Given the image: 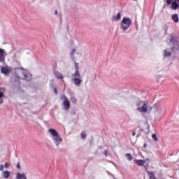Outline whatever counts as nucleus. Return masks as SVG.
Instances as JSON below:
<instances>
[{"mask_svg":"<svg viewBox=\"0 0 179 179\" xmlns=\"http://www.w3.org/2000/svg\"><path fill=\"white\" fill-rule=\"evenodd\" d=\"M171 45L172 50L176 51V50H179V42L176 38H172L171 39Z\"/></svg>","mask_w":179,"mask_h":179,"instance_id":"obj_8","label":"nucleus"},{"mask_svg":"<svg viewBox=\"0 0 179 179\" xmlns=\"http://www.w3.org/2000/svg\"><path fill=\"white\" fill-rule=\"evenodd\" d=\"M80 136H81V138H83V139H86V132H85V131H83L82 133H81V134H80Z\"/></svg>","mask_w":179,"mask_h":179,"instance_id":"obj_24","label":"nucleus"},{"mask_svg":"<svg viewBox=\"0 0 179 179\" xmlns=\"http://www.w3.org/2000/svg\"><path fill=\"white\" fill-rule=\"evenodd\" d=\"M166 3L168 5H171V3H173V0H166Z\"/></svg>","mask_w":179,"mask_h":179,"instance_id":"obj_27","label":"nucleus"},{"mask_svg":"<svg viewBox=\"0 0 179 179\" xmlns=\"http://www.w3.org/2000/svg\"><path fill=\"white\" fill-rule=\"evenodd\" d=\"M134 163L136 164L137 166H143V164L146 163V161L143 159H134Z\"/></svg>","mask_w":179,"mask_h":179,"instance_id":"obj_16","label":"nucleus"},{"mask_svg":"<svg viewBox=\"0 0 179 179\" xmlns=\"http://www.w3.org/2000/svg\"><path fill=\"white\" fill-rule=\"evenodd\" d=\"M75 54L77 55H79L80 57L82 56V49L79 48H76L74 49H72L70 52V56L71 59H75Z\"/></svg>","mask_w":179,"mask_h":179,"instance_id":"obj_6","label":"nucleus"},{"mask_svg":"<svg viewBox=\"0 0 179 179\" xmlns=\"http://www.w3.org/2000/svg\"><path fill=\"white\" fill-rule=\"evenodd\" d=\"M54 93H55V94H57L58 93V92L57 91V88L54 89Z\"/></svg>","mask_w":179,"mask_h":179,"instance_id":"obj_30","label":"nucleus"},{"mask_svg":"<svg viewBox=\"0 0 179 179\" xmlns=\"http://www.w3.org/2000/svg\"><path fill=\"white\" fill-rule=\"evenodd\" d=\"M20 73H22V79H25L26 80H31V74L27 72V70L23 69L22 67L18 69Z\"/></svg>","mask_w":179,"mask_h":179,"instance_id":"obj_5","label":"nucleus"},{"mask_svg":"<svg viewBox=\"0 0 179 179\" xmlns=\"http://www.w3.org/2000/svg\"><path fill=\"white\" fill-rule=\"evenodd\" d=\"M1 176L3 178L8 179L10 177V171L6 170L1 172Z\"/></svg>","mask_w":179,"mask_h":179,"instance_id":"obj_15","label":"nucleus"},{"mask_svg":"<svg viewBox=\"0 0 179 179\" xmlns=\"http://www.w3.org/2000/svg\"><path fill=\"white\" fill-rule=\"evenodd\" d=\"M144 148H146V144H144Z\"/></svg>","mask_w":179,"mask_h":179,"instance_id":"obj_34","label":"nucleus"},{"mask_svg":"<svg viewBox=\"0 0 179 179\" xmlns=\"http://www.w3.org/2000/svg\"><path fill=\"white\" fill-rule=\"evenodd\" d=\"M108 152H107V150H105V151H104V155H105V156H108Z\"/></svg>","mask_w":179,"mask_h":179,"instance_id":"obj_32","label":"nucleus"},{"mask_svg":"<svg viewBox=\"0 0 179 179\" xmlns=\"http://www.w3.org/2000/svg\"><path fill=\"white\" fill-rule=\"evenodd\" d=\"M1 72L3 75H8L12 72V67L8 66V64H4L1 67Z\"/></svg>","mask_w":179,"mask_h":179,"instance_id":"obj_7","label":"nucleus"},{"mask_svg":"<svg viewBox=\"0 0 179 179\" xmlns=\"http://www.w3.org/2000/svg\"><path fill=\"white\" fill-rule=\"evenodd\" d=\"M9 164L8 163H5L4 164V169H8L9 167Z\"/></svg>","mask_w":179,"mask_h":179,"instance_id":"obj_28","label":"nucleus"},{"mask_svg":"<svg viewBox=\"0 0 179 179\" xmlns=\"http://www.w3.org/2000/svg\"><path fill=\"white\" fill-rule=\"evenodd\" d=\"M135 135H136V131H134L132 132V136H135Z\"/></svg>","mask_w":179,"mask_h":179,"instance_id":"obj_29","label":"nucleus"},{"mask_svg":"<svg viewBox=\"0 0 179 179\" xmlns=\"http://www.w3.org/2000/svg\"><path fill=\"white\" fill-rule=\"evenodd\" d=\"M171 51H174V50H172V48H166L164 50V57H171Z\"/></svg>","mask_w":179,"mask_h":179,"instance_id":"obj_14","label":"nucleus"},{"mask_svg":"<svg viewBox=\"0 0 179 179\" xmlns=\"http://www.w3.org/2000/svg\"><path fill=\"white\" fill-rule=\"evenodd\" d=\"M71 101L75 103H76L78 101V100L76 99V98L72 97L71 99Z\"/></svg>","mask_w":179,"mask_h":179,"instance_id":"obj_25","label":"nucleus"},{"mask_svg":"<svg viewBox=\"0 0 179 179\" xmlns=\"http://www.w3.org/2000/svg\"><path fill=\"white\" fill-rule=\"evenodd\" d=\"M148 174H150V179H156L153 173L149 172V171H148Z\"/></svg>","mask_w":179,"mask_h":179,"instance_id":"obj_23","label":"nucleus"},{"mask_svg":"<svg viewBox=\"0 0 179 179\" xmlns=\"http://www.w3.org/2000/svg\"><path fill=\"white\" fill-rule=\"evenodd\" d=\"M134 1H136V0H134Z\"/></svg>","mask_w":179,"mask_h":179,"instance_id":"obj_35","label":"nucleus"},{"mask_svg":"<svg viewBox=\"0 0 179 179\" xmlns=\"http://www.w3.org/2000/svg\"><path fill=\"white\" fill-rule=\"evenodd\" d=\"M148 160H149V159L147 158V159H145V162H148Z\"/></svg>","mask_w":179,"mask_h":179,"instance_id":"obj_33","label":"nucleus"},{"mask_svg":"<svg viewBox=\"0 0 179 179\" xmlns=\"http://www.w3.org/2000/svg\"><path fill=\"white\" fill-rule=\"evenodd\" d=\"M48 132L55 146H59L61 143H62V137L61 135H59L58 131L55 130V129L50 128L48 129Z\"/></svg>","mask_w":179,"mask_h":179,"instance_id":"obj_2","label":"nucleus"},{"mask_svg":"<svg viewBox=\"0 0 179 179\" xmlns=\"http://www.w3.org/2000/svg\"><path fill=\"white\" fill-rule=\"evenodd\" d=\"M55 76L57 79H64V76H62V74L58 71L55 72Z\"/></svg>","mask_w":179,"mask_h":179,"instance_id":"obj_19","label":"nucleus"},{"mask_svg":"<svg viewBox=\"0 0 179 179\" xmlns=\"http://www.w3.org/2000/svg\"><path fill=\"white\" fill-rule=\"evenodd\" d=\"M155 120H160L162 118V107L157 106L154 110Z\"/></svg>","mask_w":179,"mask_h":179,"instance_id":"obj_10","label":"nucleus"},{"mask_svg":"<svg viewBox=\"0 0 179 179\" xmlns=\"http://www.w3.org/2000/svg\"><path fill=\"white\" fill-rule=\"evenodd\" d=\"M15 179H27V174L24 172H17L15 173Z\"/></svg>","mask_w":179,"mask_h":179,"instance_id":"obj_12","label":"nucleus"},{"mask_svg":"<svg viewBox=\"0 0 179 179\" xmlns=\"http://www.w3.org/2000/svg\"><path fill=\"white\" fill-rule=\"evenodd\" d=\"M152 138L156 142H157L159 141V138H157V136L156 135V134H153L152 136Z\"/></svg>","mask_w":179,"mask_h":179,"instance_id":"obj_22","label":"nucleus"},{"mask_svg":"<svg viewBox=\"0 0 179 179\" xmlns=\"http://www.w3.org/2000/svg\"><path fill=\"white\" fill-rule=\"evenodd\" d=\"M3 169H5V165L1 164L0 165V171H3Z\"/></svg>","mask_w":179,"mask_h":179,"instance_id":"obj_26","label":"nucleus"},{"mask_svg":"<svg viewBox=\"0 0 179 179\" xmlns=\"http://www.w3.org/2000/svg\"><path fill=\"white\" fill-rule=\"evenodd\" d=\"M61 100L63 102L64 109L69 110L70 103H69V100L68 99V98H66V96H62Z\"/></svg>","mask_w":179,"mask_h":179,"instance_id":"obj_9","label":"nucleus"},{"mask_svg":"<svg viewBox=\"0 0 179 179\" xmlns=\"http://www.w3.org/2000/svg\"><path fill=\"white\" fill-rule=\"evenodd\" d=\"M136 106L137 107L136 110L139 113H150V111H152V106L146 101H138L136 102Z\"/></svg>","mask_w":179,"mask_h":179,"instance_id":"obj_3","label":"nucleus"},{"mask_svg":"<svg viewBox=\"0 0 179 179\" xmlns=\"http://www.w3.org/2000/svg\"><path fill=\"white\" fill-rule=\"evenodd\" d=\"M5 57H6V52L3 49H0V62H5Z\"/></svg>","mask_w":179,"mask_h":179,"instance_id":"obj_13","label":"nucleus"},{"mask_svg":"<svg viewBox=\"0 0 179 179\" xmlns=\"http://www.w3.org/2000/svg\"><path fill=\"white\" fill-rule=\"evenodd\" d=\"M172 20H173V22H175V23H178V14H173L172 15Z\"/></svg>","mask_w":179,"mask_h":179,"instance_id":"obj_21","label":"nucleus"},{"mask_svg":"<svg viewBox=\"0 0 179 179\" xmlns=\"http://www.w3.org/2000/svg\"><path fill=\"white\" fill-rule=\"evenodd\" d=\"M74 69L75 72L71 74V80L73 82L75 86L79 87L83 83V79L82 78V75L80 74L79 63H78L76 61H74Z\"/></svg>","mask_w":179,"mask_h":179,"instance_id":"obj_1","label":"nucleus"},{"mask_svg":"<svg viewBox=\"0 0 179 179\" xmlns=\"http://www.w3.org/2000/svg\"><path fill=\"white\" fill-rule=\"evenodd\" d=\"M112 20H113V22H118V20H121V13H118L116 15H113Z\"/></svg>","mask_w":179,"mask_h":179,"instance_id":"obj_18","label":"nucleus"},{"mask_svg":"<svg viewBox=\"0 0 179 179\" xmlns=\"http://www.w3.org/2000/svg\"><path fill=\"white\" fill-rule=\"evenodd\" d=\"M125 157L127 159L128 162H132V160H134V157L130 153L126 154Z\"/></svg>","mask_w":179,"mask_h":179,"instance_id":"obj_20","label":"nucleus"},{"mask_svg":"<svg viewBox=\"0 0 179 179\" xmlns=\"http://www.w3.org/2000/svg\"><path fill=\"white\" fill-rule=\"evenodd\" d=\"M179 8V0H174L172 3V9L176 10V9H178Z\"/></svg>","mask_w":179,"mask_h":179,"instance_id":"obj_17","label":"nucleus"},{"mask_svg":"<svg viewBox=\"0 0 179 179\" xmlns=\"http://www.w3.org/2000/svg\"><path fill=\"white\" fill-rule=\"evenodd\" d=\"M17 169H20V163H17Z\"/></svg>","mask_w":179,"mask_h":179,"instance_id":"obj_31","label":"nucleus"},{"mask_svg":"<svg viewBox=\"0 0 179 179\" xmlns=\"http://www.w3.org/2000/svg\"><path fill=\"white\" fill-rule=\"evenodd\" d=\"M5 93H6L5 87H0V106L3 104V99L6 97Z\"/></svg>","mask_w":179,"mask_h":179,"instance_id":"obj_11","label":"nucleus"},{"mask_svg":"<svg viewBox=\"0 0 179 179\" xmlns=\"http://www.w3.org/2000/svg\"><path fill=\"white\" fill-rule=\"evenodd\" d=\"M132 25V20L129 17H123L121 22V29L123 31L128 30Z\"/></svg>","mask_w":179,"mask_h":179,"instance_id":"obj_4","label":"nucleus"}]
</instances>
